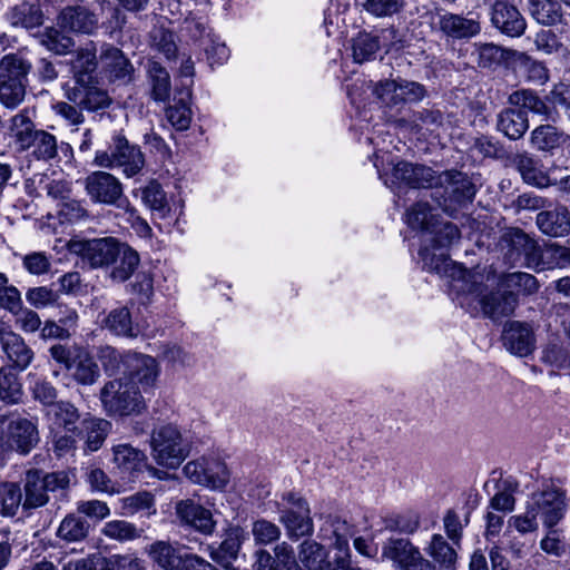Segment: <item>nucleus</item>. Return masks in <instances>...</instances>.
Segmentation results:
<instances>
[{
	"mask_svg": "<svg viewBox=\"0 0 570 570\" xmlns=\"http://www.w3.org/2000/svg\"><path fill=\"white\" fill-rule=\"evenodd\" d=\"M495 128L510 140H519L529 129L528 112L517 107H508L497 115Z\"/></svg>",
	"mask_w": 570,
	"mask_h": 570,
	"instance_id": "a878e982",
	"label": "nucleus"
},
{
	"mask_svg": "<svg viewBox=\"0 0 570 570\" xmlns=\"http://www.w3.org/2000/svg\"><path fill=\"white\" fill-rule=\"evenodd\" d=\"M381 558L393 570H435L434 563L424 557L420 547L404 537L387 538L382 544Z\"/></svg>",
	"mask_w": 570,
	"mask_h": 570,
	"instance_id": "9d476101",
	"label": "nucleus"
},
{
	"mask_svg": "<svg viewBox=\"0 0 570 570\" xmlns=\"http://www.w3.org/2000/svg\"><path fill=\"white\" fill-rule=\"evenodd\" d=\"M139 264L138 252L122 242L115 254V263L108 268V276L115 283H125L134 275Z\"/></svg>",
	"mask_w": 570,
	"mask_h": 570,
	"instance_id": "cd10ccee",
	"label": "nucleus"
},
{
	"mask_svg": "<svg viewBox=\"0 0 570 570\" xmlns=\"http://www.w3.org/2000/svg\"><path fill=\"white\" fill-rule=\"evenodd\" d=\"M508 102L527 112L531 111L534 115H539L547 121H554L558 116L557 110L550 107L532 90L522 89L513 91L509 95Z\"/></svg>",
	"mask_w": 570,
	"mask_h": 570,
	"instance_id": "c85d7f7f",
	"label": "nucleus"
},
{
	"mask_svg": "<svg viewBox=\"0 0 570 570\" xmlns=\"http://www.w3.org/2000/svg\"><path fill=\"white\" fill-rule=\"evenodd\" d=\"M6 19L12 27L31 30L43 24L45 14L40 3L21 1L8 10Z\"/></svg>",
	"mask_w": 570,
	"mask_h": 570,
	"instance_id": "c756f323",
	"label": "nucleus"
},
{
	"mask_svg": "<svg viewBox=\"0 0 570 570\" xmlns=\"http://www.w3.org/2000/svg\"><path fill=\"white\" fill-rule=\"evenodd\" d=\"M412 129L420 131H426L429 134H434L441 129L445 124V115L443 110L438 108L436 106H426L413 114L409 120Z\"/></svg>",
	"mask_w": 570,
	"mask_h": 570,
	"instance_id": "ea45409f",
	"label": "nucleus"
},
{
	"mask_svg": "<svg viewBox=\"0 0 570 570\" xmlns=\"http://www.w3.org/2000/svg\"><path fill=\"white\" fill-rule=\"evenodd\" d=\"M100 401L106 412L114 416L140 414L145 400L139 387L122 377L107 382L100 391Z\"/></svg>",
	"mask_w": 570,
	"mask_h": 570,
	"instance_id": "423d86ee",
	"label": "nucleus"
},
{
	"mask_svg": "<svg viewBox=\"0 0 570 570\" xmlns=\"http://www.w3.org/2000/svg\"><path fill=\"white\" fill-rule=\"evenodd\" d=\"M430 188L434 189L432 198L449 214L455 209V205L461 206L472 202L476 191L468 175L455 169L434 171Z\"/></svg>",
	"mask_w": 570,
	"mask_h": 570,
	"instance_id": "39448f33",
	"label": "nucleus"
},
{
	"mask_svg": "<svg viewBox=\"0 0 570 570\" xmlns=\"http://www.w3.org/2000/svg\"><path fill=\"white\" fill-rule=\"evenodd\" d=\"M166 117L176 130H187L191 121V110L184 98L166 109Z\"/></svg>",
	"mask_w": 570,
	"mask_h": 570,
	"instance_id": "0e129e2a",
	"label": "nucleus"
},
{
	"mask_svg": "<svg viewBox=\"0 0 570 570\" xmlns=\"http://www.w3.org/2000/svg\"><path fill=\"white\" fill-rule=\"evenodd\" d=\"M58 217L61 223L75 224L87 219L89 217V213L85 207L83 202L68 199L61 203L58 210Z\"/></svg>",
	"mask_w": 570,
	"mask_h": 570,
	"instance_id": "774afa93",
	"label": "nucleus"
},
{
	"mask_svg": "<svg viewBox=\"0 0 570 570\" xmlns=\"http://www.w3.org/2000/svg\"><path fill=\"white\" fill-rule=\"evenodd\" d=\"M26 86L20 80L0 76V102L8 108L17 107L24 98Z\"/></svg>",
	"mask_w": 570,
	"mask_h": 570,
	"instance_id": "e2e57ef3",
	"label": "nucleus"
},
{
	"mask_svg": "<svg viewBox=\"0 0 570 570\" xmlns=\"http://www.w3.org/2000/svg\"><path fill=\"white\" fill-rule=\"evenodd\" d=\"M102 533L109 539L122 542L140 538L142 529L125 520H112L104 525Z\"/></svg>",
	"mask_w": 570,
	"mask_h": 570,
	"instance_id": "052dcab7",
	"label": "nucleus"
},
{
	"mask_svg": "<svg viewBox=\"0 0 570 570\" xmlns=\"http://www.w3.org/2000/svg\"><path fill=\"white\" fill-rule=\"evenodd\" d=\"M0 342L13 370L24 371L33 361V351L19 334L12 331L3 332L0 335Z\"/></svg>",
	"mask_w": 570,
	"mask_h": 570,
	"instance_id": "5701e85b",
	"label": "nucleus"
},
{
	"mask_svg": "<svg viewBox=\"0 0 570 570\" xmlns=\"http://www.w3.org/2000/svg\"><path fill=\"white\" fill-rule=\"evenodd\" d=\"M100 59L106 72L111 79L121 80L124 82L131 80L134 67L120 49L108 46L101 52Z\"/></svg>",
	"mask_w": 570,
	"mask_h": 570,
	"instance_id": "f704fd0d",
	"label": "nucleus"
},
{
	"mask_svg": "<svg viewBox=\"0 0 570 570\" xmlns=\"http://www.w3.org/2000/svg\"><path fill=\"white\" fill-rule=\"evenodd\" d=\"M31 156L37 160L50 161L58 156V141L55 135L39 129L30 140Z\"/></svg>",
	"mask_w": 570,
	"mask_h": 570,
	"instance_id": "49530a36",
	"label": "nucleus"
},
{
	"mask_svg": "<svg viewBox=\"0 0 570 570\" xmlns=\"http://www.w3.org/2000/svg\"><path fill=\"white\" fill-rule=\"evenodd\" d=\"M445 271L451 274L450 294L453 301L471 315L482 312L491 320H499L511 315L518 298L512 292L492 291L487 293V286L482 283V276L472 274L462 265H452Z\"/></svg>",
	"mask_w": 570,
	"mask_h": 570,
	"instance_id": "f257e3e1",
	"label": "nucleus"
},
{
	"mask_svg": "<svg viewBox=\"0 0 570 570\" xmlns=\"http://www.w3.org/2000/svg\"><path fill=\"white\" fill-rule=\"evenodd\" d=\"M528 505L541 518L543 524L551 529L564 517L566 497L560 490L551 488L533 493Z\"/></svg>",
	"mask_w": 570,
	"mask_h": 570,
	"instance_id": "6ab92c4d",
	"label": "nucleus"
},
{
	"mask_svg": "<svg viewBox=\"0 0 570 570\" xmlns=\"http://www.w3.org/2000/svg\"><path fill=\"white\" fill-rule=\"evenodd\" d=\"M97 49L94 42L78 49L70 60L75 85L67 90V98L89 111L106 108L110 101L107 92L97 86Z\"/></svg>",
	"mask_w": 570,
	"mask_h": 570,
	"instance_id": "7ed1b4c3",
	"label": "nucleus"
},
{
	"mask_svg": "<svg viewBox=\"0 0 570 570\" xmlns=\"http://www.w3.org/2000/svg\"><path fill=\"white\" fill-rule=\"evenodd\" d=\"M500 285L507 292L514 293L517 297L519 294L532 295L537 293L539 289L538 279L533 275L524 272H514L505 274L501 278Z\"/></svg>",
	"mask_w": 570,
	"mask_h": 570,
	"instance_id": "09e8293b",
	"label": "nucleus"
},
{
	"mask_svg": "<svg viewBox=\"0 0 570 570\" xmlns=\"http://www.w3.org/2000/svg\"><path fill=\"white\" fill-rule=\"evenodd\" d=\"M23 509H35L48 502V492L40 471H28L24 478Z\"/></svg>",
	"mask_w": 570,
	"mask_h": 570,
	"instance_id": "79ce46f5",
	"label": "nucleus"
},
{
	"mask_svg": "<svg viewBox=\"0 0 570 570\" xmlns=\"http://www.w3.org/2000/svg\"><path fill=\"white\" fill-rule=\"evenodd\" d=\"M111 430V423L101 417L89 416L81 421L80 433H85L86 446L89 451H97L101 448Z\"/></svg>",
	"mask_w": 570,
	"mask_h": 570,
	"instance_id": "37998d69",
	"label": "nucleus"
},
{
	"mask_svg": "<svg viewBox=\"0 0 570 570\" xmlns=\"http://www.w3.org/2000/svg\"><path fill=\"white\" fill-rule=\"evenodd\" d=\"M279 521L284 524L291 539L311 535L314 530L311 512L284 509L279 511Z\"/></svg>",
	"mask_w": 570,
	"mask_h": 570,
	"instance_id": "4c0bfd02",
	"label": "nucleus"
},
{
	"mask_svg": "<svg viewBox=\"0 0 570 570\" xmlns=\"http://www.w3.org/2000/svg\"><path fill=\"white\" fill-rule=\"evenodd\" d=\"M48 414L52 416L58 426L63 428L67 432H76V423L80 415L77 407L71 403L63 401L57 402L51 406Z\"/></svg>",
	"mask_w": 570,
	"mask_h": 570,
	"instance_id": "bf43d9fd",
	"label": "nucleus"
},
{
	"mask_svg": "<svg viewBox=\"0 0 570 570\" xmlns=\"http://www.w3.org/2000/svg\"><path fill=\"white\" fill-rule=\"evenodd\" d=\"M150 445L158 464L175 469L188 456L190 443L177 425L168 423L155 428Z\"/></svg>",
	"mask_w": 570,
	"mask_h": 570,
	"instance_id": "0eeeda50",
	"label": "nucleus"
},
{
	"mask_svg": "<svg viewBox=\"0 0 570 570\" xmlns=\"http://www.w3.org/2000/svg\"><path fill=\"white\" fill-rule=\"evenodd\" d=\"M512 163L522 179L532 186L544 188L551 185L549 176L540 168L539 160L530 153L514 155Z\"/></svg>",
	"mask_w": 570,
	"mask_h": 570,
	"instance_id": "473e14b6",
	"label": "nucleus"
},
{
	"mask_svg": "<svg viewBox=\"0 0 570 570\" xmlns=\"http://www.w3.org/2000/svg\"><path fill=\"white\" fill-rule=\"evenodd\" d=\"M39 41L48 50L59 56L67 55L75 46V41L71 37L53 27L46 28L45 31L39 35Z\"/></svg>",
	"mask_w": 570,
	"mask_h": 570,
	"instance_id": "6e6d98bb",
	"label": "nucleus"
},
{
	"mask_svg": "<svg viewBox=\"0 0 570 570\" xmlns=\"http://www.w3.org/2000/svg\"><path fill=\"white\" fill-rule=\"evenodd\" d=\"M438 216L433 214L432 207L426 202H417L406 210V224L413 229H420L423 234L435 225Z\"/></svg>",
	"mask_w": 570,
	"mask_h": 570,
	"instance_id": "8fccbe9b",
	"label": "nucleus"
},
{
	"mask_svg": "<svg viewBox=\"0 0 570 570\" xmlns=\"http://www.w3.org/2000/svg\"><path fill=\"white\" fill-rule=\"evenodd\" d=\"M567 139L568 135L564 131L553 125L543 124L530 132L529 142L538 151L553 154L564 145Z\"/></svg>",
	"mask_w": 570,
	"mask_h": 570,
	"instance_id": "2f4dec72",
	"label": "nucleus"
},
{
	"mask_svg": "<svg viewBox=\"0 0 570 570\" xmlns=\"http://www.w3.org/2000/svg\"><path fill=\"white\" fill-rule=\"evenodd\" d=\"M38 442L35 422L26 417L0 415V448L27 454Z\"/></svg>",
	"mask_w": 570,
	"mask_h": 570,
	"instance_id": "f8f14e48",
	"label": "nucleus"
},
{
	"mask_svg": "<svg viewBox=\"0 0 570 570\" xmlns=\"http://www.w3.org/2000/svg\"><path fill=\"white\" fill-rule=\"evenodd\" d=\"M434 170L428 166L412 164L405 160L393 165L391 174L382 176L384 184L394 193H399L402 187L409 188H430L433 181Z\"/></svg>",
	"mask_w": 570,
	"mask_h": 570,
	"instance_id": "dca6fc26",
	"label": "nucleus"
},
{
	"mask_svg": "<svg viewBox=\"0 0 570 570\" xmlns=\"http://www.w3.org/2000/svg\"><path fill=\"white\" fill-rule=\"evenodd\" d=\"M304 570H327V552L314 540H305L298 546V560Z\"/></svg>",
	"mask_w": 570,
	"mask_h": 570,
	"instance_id": "a19ab883",
	"label": "nucleus"
},
{
	"mask_svg": "<svg viewBox=\"0 0 570 570\" xmlns=\"http://www.w3.org/2000/svg\"><path fill=\"white\" fill-rule=\"evenodd\" d=\"M97 357L108 375L121 373L124 380L144 392L154 389L160 375L158 361L148 354L105 345L98 348Z\"/></svg>",
	"mask_w": 570,
	"mask_h": 570,
	"instance_id": "f03ea898",
	"label": "nucleus"
},
{
	"mask_svg": "<svg viewBox=\"0 0 570 570\" xmlns=\"http://www.w3.org/2000/svg\"><path fill=\"white\" fill-rule=\"evenodd\" d=\"M461 233L456 225L450 222H435L429 233L422 235V247L419 255L422 268L451 279L450 272L445 271L450 264L458 265L445 253L450 246L456 243Z\"/></svg>",
	"mask_w": 570,
	"mask_h": 570,
	"instance_id": "20e7f679",
	"label": "nucleus"
},
{
	"mask_svg": "<svg viewBox=\"0 0 570 570\" xmlns=\"http://www.w3.org/2000/svg\"><path fill=\"white\" fill-rule=\"evenodd\" d=\"M490 6L492 26L502 35L511 38L521 37L527 29V21L515 6L504 0H485Z\"/></svg>",
	"mask_w": 570,
	"mask_h": 570,
	"instance_id": "a211bd4d",
	"label": "nucleus"
},
{
	"mask_svg": "<svg viewBox=\"0 0 570 570\" xmlns=\"http://www.w3.org/2000/svg\"><path fill=\"white\" fill-rule=\"evenodd\" d=\"M38 130L28 110H21L9 119L8 135L20 150H29L33 132Z\"/></svg>",
	"mask_w": 570,
	"mask_h": 570,
	"instance_id": "c9c22d12",
	"label": "nucleus"
},
{
	"mask_svg": "<svg viewBox=\"0 0 570 570\" xmlns=\"http://www.w3.org/2000/svg\"><path fill=\"white\" fill-rule=\"evenodd\" d=\"M529 12L542 26L567 24L561 4L556 0H529Z\"/></svg>",
	"mask_w": 570,
	"mask_h": 570,
	"instance_id": "58836bf2",
	"label": "nucleus"
},
{
	"mask_svg": "<svg viewBox=\"0 0 570 570\" xmlns=\"http://www.w3.org/2000/svg\"><path fill=\"white\" fill-rule=\"evenodd\" d=\"M382 521L384 530L407 535L415 533L421 524L420 515L415 512L387 515Z\"/></svg>",
	"mask_w": 570,
	"mask_h": 570,
	"instance_id": "4d7b16f0",
	"label": "nucleus"
},
{
	"mask_svg": "<svg viewBox=\"0 0 570 570\" xmlns=\"http://www.w3.org/2000/svg\"><path fill=\"white\" fill-rule=\"evenodd\" d=\"M23 508V494L20 485L16 482L0 483V515L14 517Z\"/></svg>",
	"mask_w": 570,
	"mask_h": 570,
	"instance_id": "3c124183",
	"label": "nucleus"
},
{
	"mask_svg": "<svg viewBox=\"0 0 570 570\" xmlns=\"http://www.w3.org/2000/svg\"><path fill=\"white\" fill-rule=\"evenodd\" d=\"M538 228L550 237H564L570 234V210L564 205L542 210L535 217Z\"/></svg>",
	"mask_w": 570,
	"mask_h": 570,
	"instance_id": "b1692460",
	"label": "nucleus"
},
{
	"mask_svg": "<svg viewBox=\"0 0 570 570\" xmlns=\"http://www.w3.org/2000/svg\"><path fill=\"white\" fill-rule=\"evenodd\" d=\"M405 4V0H365L364 9L377 18L392 17L399 13Z\"/></svg>",
	"mask_w": 570,
	"mask_h": 570,
	"instance_id": "338daca9",
	"label": "nucleus"
},
{
	"mask_svg": "<svg viewBox=\"0 0 570 570\" xmlns=\"http://www.w3.org/2000/svg\"><path fill=\"white\" fill-rule=\"evenodd\" d=\"M179 520L203 534H212L216 522L212 512L191 499L181 500L176 504Z\"/></svg>",
	"mask_w": 570,
	"mask_h": 570,
	"instance_id": "4be33fe9",
	"label": "nucleus"
},
{
	"mask_svg": "<svg viewBox=\"0 0 570 570\" xmlns=\"http://www.w3.org/2000/svg\"><path fill=\"white\" fill-rule=\"evenodd\" d=\"M73 367L75 371L72 376L79 384L82 385L94 384L100 375L98 365L87 353H78L76 355Z\"/></svg>",
	"mask_w": 570,
	"mask_h": 570,
	"instance_id": "13d9d810",
	"label": "nucleus"
},
{
	"mask_svg": "<svg viewBox=\"0 0 570 570\" xmlns=\"http://www.w3.org/2000/svg\"><path fill=\"white\" fill-rule=\"evenodd\" d=\"M252 534L256 544L267 546L279 539L281 529L268 520L259 519L253 522Z\"/></svg>",
	"mask_w": 570,
	"mask_h": 570,
	"instance_id": "69168bd1",
	"label": "nucleus"
},
{
	"mask_svg": "<svg viewBox=\"0 0 570 570\" xmlns=\"http://www.w3.org/2000/svg\"><path fill=\"white\" fill-rule=\"evenodd\" d=\"M31 68V62L21 53H9L0 60V76L11 80H20L23 86H27V77Z\"/></svg>",
	"mask_w": 570,
	"mask_h": 570,
	"instance_id": "de8ad7c7",
	"label": "nucleus"
},
{
	"mask_svg": "<svg viewBox=\"0 0 570 570\" xmlns=\"http://www.w3.org/2000/svg\"><path fill=\"white\" fill-rule=\"evenodd\" d=\"M59 26L68 31L92 35L99 28L97 14L82 6L65 8L58 17Z\"/></svg>",
	"mask_w": 570,
	"mask_h": 570,
	"instance_id": "412c9836",
	"label": "nucleus"
},
{
	"mask_svg": "<svg viewBox=\"0 0 570 570\" xmlns=\"http://www.w3.org/2000/svg\"><path fill=\"white\" fill-rule=\"evenodd\" d=\"M379 50H380L379 37L374 36L372 33L360 32L352 40L353 59L357 63H363L365 61L375 59Z\"/></svg>",
	"mask_w": 570,
	"mask_h": 570,
	"instance_id": "864d4df0",
	"label": "nucleus"
},
{
	"mask_svg": "<svg viewBox=\"0 0 570 570\" xmlns=\"http://www.w3.org/2000/svg\"><path fill=\"white\" fill-rule=\"evenodd\" d=\"M116 237L70 239L67 247L92 269H108L115 263V254L121 245Z\"/></svg>",
	"mask_w": 570,
	"mask_h": 570,
	"instance_id": "9b49d317",
	"label": "nucleus"
},
{
	"mask_svg": "<svg viewBox=\"0 0 570 570\" xmlns=\"http://www.w3.org/2000/svg\"><path fill=\"white\" fill-rule=\"evenodd\" d=\"M372 91L390 108L415 104L426 96V88L422 83L403 78L381 80L374 83Z\"/></svg>",
	"mask_w": 570,
	"mask_h": 570,
	"instance_id": "4468645a",
	"label": "nucleus"
},
{
	"mask_svg": "<svg viewBox=\"0 0 570 570\" xmlns=\"http://www.w3.org/2000/svg\"><path fill=\"white\" fill-rule=\"evenodd\" d=\"M184 473L191 482L213 490L224 489L229 481V471L218 459L190 461L184 466Z\"/></svg>",
	"mask_w": 570,
	"mask_h": 570,
	"instance_id": "f3484780",
	"label": "nucleus"
},
{
	"mask_svg": "<svg viewBox=\"0 0 570 570\" xmlns=\"http://www.w3.org/2000/svg\"><path fill=\"white\" fill-rule=\"evenodd\" d=\"M499 246L507 263L534 271L539 244L520 228H509L500 238Z\"/></svg>",
	"mask_w": 570,
	"mask_h": 570,
	"instance_id": "ddd939ff",
	"label": "nucleus"
},
{
	"mask_svg": "<svg viewBox=\"0 0 570 570\" xmlns=\"http://www.w3.org/2000/svg\"><path fill=\"white\" fill-rule=\"evenodd\" d=\"M102 326L116 336L134 338L139 333L127 306L112 308L104 318Z\"/></svg>",
	"mask_w": 570,
	"mask_h": 570,
	"instance_id": "e433bc0d",
	"label": "nucleus"
},
{
	"mask_svg": "<svg viewBox=\"0 0 570 570\" xmlns=\"http://www.w3.org/2000/svg\"><path fill=\"white\" fill-rule=\"evenodd\" d=\"M248 539V533L239 525L229 527L224 534V539L217 549L210 552L214 561L225 566L230 563L232 560L237 559L238 552L245 540Z\"/></svg>",
	"mask_w": 570,
	"mask_h": 570,
	"instance_id": "7c9ffc66",
	"label": "nucleus"
},
{
	"mask_svg": "<svg viewBox=\"0 0 570 570\" xmlns=\"http://www.w3.org/2000/svg\"><path fill=\"white\" fill-rule=\"evenodd\" d=\"M535 48L546 55H569L568 49L561 38L551 29H541L534 37Z\"/></svg>",
	"mask_w": 570,
	"mask_h": 570,
	"instance_id": "680f3d73",
	"label": "nucleus"
},
{
	"mask_svg": "<svg viewBox=\"0 0 570 570\" xmlns=\"http://www.w3.org/2000/svg\"><path fill=\"white\" fill-rule=\"evenodd\" d=\"M94 163L102 168H121L127 177H134L144 168L145 157L138 146L131 145L124 135L116 134L108 150L96 153Z\"/></svg>",
	"mask_w": 570,
	"mask_h": 570,
	"instance_id": "6e6552de",
	"label": "nucleus"
},
{
	"mask_svg": "<svg viewBox=\"0 0 570 570\" xmlns=\"http://www.w3.org/2000/svg\"><path fill=\"white\" fill-rule=\"evenodd\" d=\"M502 342L511 354L521 357L531 354L535 346V338L531 326L518 321L505 324Z\"/></svg>",
	"mask_w": 570,
	"mask_h": 570,
	"instance_id": "aec40b11",
	"label": "nucleus"
},
{
	"mask_svg": "<svg viewBox=\"0 0 570 570\" xmlns=\"http://www.w3.org/2000/svg\"><path fill=\"white\" fill-rule=\"evenodd\" d=\"M534 266V272H541L552 268L570 267V248L558 243H546L539 245V250Z\"/></svg>",
	"mask_w": 570,
	"mask_h": 570,
	"instance_id": "72a5a7b5",
	"label": "nucleus"
},
{
	"mask_svg": "<svg viewBox=\"0 0 570 570\" xmlns=\"http://www.w3.org/2000/svg\"><path fill=\"white\" fill-rule=\"evenodd\" d=\"M430 23L433 30L452 40L470 39L481 31L479 19L471 13L463 16L442 9L430 12Z\"/></svg>",
	"mask_w": 570,
	"mask_h": 570,
	"instance_id": "2eb2a0df",
	"label": "nucleus"
},
{
	"mask_svg": "<svg viewBox=\"0 0 570 570\" xmlns=\"http://www.w3.org/2000/svg\"><path fill=\"white\" fill-rule=\"evenodd\" d=\"M16 371L10 365L0 368V400L8 404L18 403L23 395L22 384Z\"/></svg>",
	"mask_w": 570,
	"mask_h": 570,
	"instance_id": "a18cd8bd",
	"label": "nucleus"
},
{
	"mask_svg": "<svg viewBox=\"0 0 570 570\" xmlns=\"http://www.w3.org/2000/svg\"><path fill=\"white\" fill-rule=\"evenodd\" d=\"M114 462L117 468L125 473L139 471L146 460V455L140 450L124 443L112 448Z\"/></svg>",
	"mask_w": 570,
	"mask_h": 570,
	"instance_id": "c03bdc74",
	"label": "nucleus"
},
{
	"mask_svg": "<svg viewBox=\"0 0 570 570\" xmlns=\"http://www.w3.org/2000/svg\"><path fill=\"white\" fill-rule=\"evenodd\" d=\"M88 533L89 523L76 514L65 517L57 531V535L68 542L81 541Z\"/></svg>",
	"mask_w": 570,
	"mask_h": 570,
	"instance_id": "5fc2aeb1",
	"label": "nucleus"
},
{
	"mask_svg": "<svg viewBox=\"0 0 570 570\" xmlns=\"http://www.w3.org/2000/svg\"><path fill=\"white\" fill-rule=\"evenodd\" d=\"M148 75L153 99L165 102L169 98L171 90L168 71L159 62L151 61L148 66Z\"/></svg>",
	"mask_w": 570,
	"mask_h": 570,
	"instance_id": "603ef678",
	"label": "nucleus"
},
{
	"mask_svg": "<svg viewBox=\"0 0 570 570\" xmlns=\"http://www.w3.org/2000/svg\"><path fill=\"white\" fill-rule=\"evenodd\" d=\"M151 561L164 570H181L185 552L178 544L158 540L146 548Z\"/></svg>",
	"mask_w": 570,
	"mask_h": 570,
	"instance_id": "393cba45",
	"label": "nucleus"
},
{
	"mask_svg": "<svg viewBox=\"0 0 570 570\" xmlns=\"http://www.w3.org/2000/svg\"><path fill=\"white\" fill-rule=\"evenodd\" d=\"M458 548H460V544L449 542L442 534L434 533L425 548V552L432 559V563L441 570H455Z\"/></svg>",
	"mask_w": 570,
	"mask_h": 570,
	"instance_id": "bb28decb",
	"label": "nucleus"
},
{
	"mask_svg": "<svg viewBox=\"0 0 570 570\" xmlns=\"http://www.w3.org/2000/svg\"><path fill=\"white\" fill-rule=\"evenodd\" d=\"M82 186L94 204L115 206L130 214L135 213L125 196L121 181L112 174L102 170L91 171L82 179Z\"/></svg>",
	"mask_w": 570,
	"mask_h": 570,
	"instance_id": "1a4fd4ad",
	"label": "nucleus"
}]
</instances>
